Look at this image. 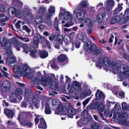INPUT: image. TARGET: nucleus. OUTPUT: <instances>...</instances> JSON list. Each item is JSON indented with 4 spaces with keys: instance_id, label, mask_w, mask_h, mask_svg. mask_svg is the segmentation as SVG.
<instances>
[{
    "instance_id": "obj_1",
    "label": "nucleus",
    "mask_w": 129,
    "mask_h": 129,
    "mask_svg": "<svg viewBox=\"0 0 129 129\" xmlns=\"http://www.w3.org/2000/svg\"><path fill=\"white\" fill-rule=\"evenodd\" d=\"M12 2L13 4H15L13 7H10L8 9L7 5H3L0 6V11L3 12L8 11L9 13H11L12 15H19L23 3L19 0H12Z\"/></svg>"
},
{
    "instance_id": "obj_2",
    "label": "nucleus",
    "mask_w": 129,
    "mask_h": 129,
    "mask_svg": "<svg viewBox=\"0 0 129 129\" xmlns=\"http://www.w3.org/2000/svg\"><path fill=\"white\" fill-rule=\"evenodd\" d=\"M13 67L14 72V75L13 76L15 78H18L19 77L22 76L23 73L28 74L30 72V68L25 63L22 67L19 65L14 64L13 65Z\"/></svg>"
},
{
    "instance_id": "obj_3",
    "label": "nucleus",
    "mask_w": 129,
    "mask_h": 129,
    "mask_svg": "<svg viewBox=\"0 0 129 129\" xmlns=\"http://www.w3.org/2000/svg\"><path fill=\"white\" fill-rule=\"evenodd\" d=\"M55 12V8L53 6H51L48 10L47 13L46 14L44 17L45 21L49 25L51 24V22L50 21L51 16Z\"/></svg>"
},
{
    "instance_id": "obj_4",
    "label": "nucleus",
    "mask_w": 129,
    "mask_h": 129,
    "mask_svg": "<svg viewBox=\"0 0 129 129\" xmlns=\"http://www.w3.org/2000/svg\"><path fill=\"white\" fill-rule=\"evenodd\" d=\"M2 42L3 43L1 45V47H3L9 54H11L12 52L11 48L12 44L10 41L4 38Z\"/></svg>"
},
{
    "instance_id": "obj_5",
    "label": "nucleus",
    "mask_w": 129,
    "mask_h": 129,
    "mask_svg": "<svg viewBox=\"0 0 129 129\" xmlns=\"http://www.w3.org/2000/svg\"><path fill=\"white\" fill-rule=\"evenodd\" d=\"M25 97L27 99L32 98L33 104H38L39 103L38 100L36 99V96L34 95V94L33 91L29 89L27 91V90L25 92Z\"/></svg>"
},
{
    "instance_id": "obj_6",
    "label": "nucleus",
    "mask_w": 129,
    "mask_h": 129,
    "mask_svg": "<svg viewBox=\"0 0 129 129\" xmlns=\"http://www.w3.org/2000/svg\"><path fill=\"white\" fill-rule=\"evenodd\" d=\"M87 51L88 53H91L92 52L94 55L97 56L100 53V51L98 49V47L94 44L90 46L89 48L87 49Z\"/></svg>"
},
{
    "instance_id": "obj_7",
    "label": "nucleus",
    "mask_w": 129,
    "mask_h": 129,
    "mask_svg": "<svg viewBox=\"0 0 129 129\" xmlns=\"http://www.w3.org/2000/svg\"><path fill=\"white\" fill-rule=\"evenodd\" d=\"M81 11L76 12V17L78 21L82 23L85 18L86 12L85 10Z\"/></svg>"
},
{
    "instance_id": "obj_8",
    "label": "nucleus",
    "mask_w": 129,
    "mask_h": 129,
    "mask_svg": "<svg viewBox=\"0 0 129 129\" xmlns=\"http://www.w3.org/2000/svg\"><path fill=\"white\" fill-rule=\"evenodd\" d=\"M67 111L69 113L68 115V117L72 118L73 116L76 114V111L75 109L72 106L70 103L67 105Z\"/></svg>"
},
{
    "instance_id": "obj_9",
    "label": "nucleus",
    "mask_w": 129,
    "mask_h": 129,
    "mask_svg": "<svg viewBox=\"0 0 129 129\" xmlns=\"http://www.w3.org/2000/svg\"><path fill=\"white\" fill-rule=\"evenodd\" d=\"M123 66L121 65V70L122 71L121 74H123L125 77L128 78L129 77V65L128 64H123Z\"/></svg>"
},
{
    "instance_id": "obj_10",
    "label": "nucleus",
    "mask_w": 129,
    "mask_h": 129,
    "mask_svg": "<svg viewBox=\"0 0 129 129\" xmlns=\"http://www.w3.org/2000/svg\"><path fill=\"white\" fill-rule=\"evenodd\" d=\"M11 85L10 81L6 80L4 82L2 85V89L3 91L4 92H6L9 90Z\"/></svg>"
},
{
    "instance_id": "obj_11",
    "label": "nucleus",
    "mask_w": 129,
    "mask_h": 129,
    "mask_svg": "<svg viewBox=\"0 0 129 129\" xmlns=\"http://www.w3.org/2000/svg\"><path fill=\"white\" fill-rule=\"evenodd\" d=\"M107 59L108 57H105L104 58H100L97 61V63L95 64L96 67L101 69L102 67L104 65L106 62V60Z\"/></svg>"
},
{
    "instance_id": "obj_12",
    "label": "nucleus",
    "mask_w": 129,
    "mask_h": 129,
    "mask_svg": "<svg viewBox=\"0 0 129 129\" xmlns=\"http://www.w3.org/2000/svg\"><path fill=\"white\" fill-rule=\"evenodd\" d=\"M122 64H120L118 65L117 63H116L115 62H113L112 63V68L114 70H117L118 73L119 74H121L122 72L121 70V65H122Z\"/></svg>"
},
{
    "instance_id": "obj_13",
    "label": "nucleus",
    "mask_w": 129,
    "mask_h": 129,
    "mask_svg": "<svg viewBox=\"0 0 129 129\" xmlns=\"http://www.w3.org/2000/svg\"><path fill=\"white\" fill-rule=\"evenodd\" d=\"M11 42L13 45L14 46L17 50H20V48L21 47V43L17 41L16 39L13 38L11 40Z\"/></svg>"
},
{
    "instance_id": "obj_14",
    "label": "nucleus",
    "mask_w": 129,
    "mask_h": 129,
    "mask_svg": "<svg viewBox=\"0 0 129 129\" xmlns=\"http://www.w3.org/2000/svg\"><path fill=\"white\" fill-rule=\"evenodd\" d=\"M87 2L82 0L80 3L78 7L76 8V10L82 11L84 10L83 9V8H85L87 7Z\"/></svg>"
},
{
    "instance_id": "obj_15",
    "label": "nucleus",
    "mask_w": 129,
    "mask_h": 129,
    "mask_svg": "<svg viewBox=\"0 0 129 129\" xmlns=\"http://www.w3.org/2000/svg\"><path fill=\"white\" fill-rule=\"evenodd\" d=\"M114 2L113 0H108L106 3V9L107 11H111L114 5Z\"/></svg>"
},
{
    "instance_id": "obj_16",
    "label": "nucleus",
    "mask_w": 129,
    "mask_h": 129,
    "mask_svg": "<svg viewBox=\"0 0 129 129\" xmlns=\"http://www.w3.org/2000/svg\"><path fill=\"white\" fill-rule=\"evenodd\" d=\"M123 19L124 21L123 22H122V23L123 24L126 23L129 20V9H127L125 11L123 18L121 19L122 21H123Z\"/></svg>"
},
{
    "instance_id": "obj_17",
    "label": "nucleus",
    "mask_w": 129,
    "mask_h": 129,
    "mask_svg": "<svg viewBox=\"0 0 129 129\" xmlns=\"http://www.w3.org/2000/svg\"><path fill=\"white\" fill-rule=\"evenodd\" d=\"M4 112L5 114L6 115L8 118H12L14 115V113L12 110L8 109H5L4 110Z\"/></svg>"
},
{
    "instance_id": "obj_18",
    "label": "nucleus",
    "mask_w": 129,
    "mask_h": 129,
    "mask_svg": "<svg viewBox=\"0 0 129 129\" xmlns=\"http://www.w3.org/2000/svg\"><path fill=\"white\" fill-rule=\"evenodd\" d=\"M38 54L39 56L42 59L45 58L48 56V52L46 50H39Z\"/></svg>"
},
{
    "instance_id": "obj_19",
    "label": "nucleus",
    "mask_w": 129,
    "mask_h": 129,
    "mask_svg": "<svg viewBox=\"0 0 129 129\" xmlns=\"http://www.w3.org/2000/svg\"><path fill=\"white\" fill-rule=\"evenodd\" d=\"M63 15L64 20L68 22L71 21L72 20V16L70 12L66 11Z\"/></svg>"
},
{
    "instance_id": "obj_20",
    "label": "nucleus",
    "mask_w": 129,
    "mask_h": 129,
    "mask_svg": "<svg viewBox=\"0 0 129 129\" xmlns=\"http://www.w3.org/2000/svg\"><path fill=\"white\" fill-rule=\"evenodd\" d=\"M95 95L96 98L98 99H102L103 100L104 99L105 97V95L103 92L99 89L97 90Z\"/></svg>"
},
{
    "instance_id": "obj_21",
    "label": "nucleus",
    "mask_w": 129,
    "mask_h": 129,
    "mask_svg": "<svg viewBox=\"0 0 129 129\" xmlns=\"http://www.w3.org/2000/svg\"><path fill=\"white\" fill-rule=\"evenodd\" d=\"M32 48H30V55L34 58L37 57L36 54L37 53V50L34 47H32Z\"/></svg>"
},
{
    "instance_id": "obj_22",
    "label": "nucleus",
    "mask_w": 129,
    "mask_h": 129,
    "mask_svg": "<svg viewBox=\"0 0 129 129\" xmlns=\"http://www.w3.org/2000/svg\"><path fill=\"white\" fill-rule=\"evenodd\" d=\"M120 17L118 15H116L113 17L110 21V23L112 24H114L118 22L121 21Z\"/></svg>"
},
{
    "instance_id": "obj_23",
    "label": "nucleus",
    "mask_w": 129,
    "mask_h": 129,
    "mask_svg": "<svg viewBox=\"0 0 129 129\" xmlns=\"http://www.w3.org/2000/svg\"><path fill=\"white\" fill-rule=\"evenodd\" d=\"M44 77H42V76L39 75L35 79V82L39 84L42 82H44Z\"/></svg>"
},
{
    "instance_id": "obj_24",
    "label": "nucleus",
    "mask_w": 129,
    "mask_h": 129,
    "mask_svg": "<svg viewBox=\"0 0 129 129\" xmlns=\"http://www.w3.org/2000/svg\"><path fill=\"white\" fill-rule=\"evenodd\" d=\"M73 86L76 90L79 91L81 90V85L78 82L76 81H74L73 83Z\"/></svg>"
},
{
    "instance_id": "obj_25",
    "label": "nucleus",
    "mask_w": 129,
    "mask_h": 129,
    "mask_svg": "<svg viewBox=\"0 0 129 129\" xmlns=\"http://www.w3.org/2000/svg\"><path fill=\"white\" fill-rule=\"evenodd\" d=\"M92 117H84L80 119L81 123L83 124L87 123L89 121L91 120Z\"/></svg>"
},
{
    "instance_id": "obj_26",
    "label": "nucleus",
    "mask_w": 129,
    "mask_h": 129,
    "mask_svg": "<svg viewBox=\"0 0 129 129\" xmlns=\"http://www.w3.org/2000/svg\"><path fill=\"white\" fill-rule=\"evenodd\" d=\"M66 56L64 54H61L59 55L57 57L58 61L61 63L64 62L66 60Z\"/></svg>"
},
{
    "instance_id": "obj_27",
    "label": "nucleus",
    "mask_w": 129,
    "mask_h": 129,
    "mask_svg": "<svg viewBox=\"0 0 129 129\" xmlns=\"http://www.w3.org/2000/svg\"><path fill=\"white\" fill-rule=\"evenodd\" d=\"M46 11V9L44 7H40L38 11V14L41 16L43 17Z\"/></svg>"
},
{
    "instance_id": "obj_28",
    "label": "nucleus",
    "mask_w": 129,
    "mask_h": 129,
    "mask_svg": "<svg viewBox=\"0 0 129 129\" xmlns=\"http://www.w3.org/2000/svg\"><path fill=\"white\" fill-rule=\"evenodd\" d=\"M45 112L46 114H50L51 113V111L50 108L49 107V105L47 103H46L45 106Z\"/></svg>"
},
{
    "instance_id": "obj_29",
    "label": "nucleus",
    "mask_w": 129,
    "mask_h": 129,
    "mask_svg": "<svg viewBox=\"0 0 129 129\" xmlns=\"http://www.w3.org/2000/svg\"><path fill=\"white\" fill-rule=\"evenodd\" d=\"M103 14H99L97 15V19L99 22L101 23L102 22L103 20L104 19V17L105 16V15H104Z\"/></svg>"
},
{
    "instance_id": "obj_30",
    "label": "nucleus",
    "mask_w": 129,
    "mask_h": 129,
    "mask_svg": "<svg viewBox=\"0 0 129 129\" xmlns=\"http://www.w3.org/2000/svg\"><path fill=\"white\" fill-rule=\"evenodd\" d=\"M84 23L88 27H90L92 26V21L90 19L88 18H86L85 19Z\"/></svg>"
},
{
    "instance_id": "obj_31",
    "label": "nucleus",
    "mask_w": 129,
    "mask_h": 129,
    "mask_svg": "<svg viewBox=\"0 0 129 129\" xmlns=\"http://www.w3.org/2000/svg\"><path fill=\"white\" fill-rule=\"evenodd\" d=\"M56 36L57 41L59 44H60V45H62L63 40V36L61 35L58 34Z\"/></svg>"
},
{
    "instance_id": "obj_32",
    "label": "nucleus",
    "mask_w": 129,
    "mask_h": 129,
    "mask_svg": "<svg viewBox=\"0 0 129 129\" xmlns=\"http://www.w3.org/2000/svg\"><path fill=\"white\" fill-rule=\"evenodd\" d=\"M51 67L53 69H55L57 70L59 69V67L58 66L56 65L55 61L54 60H52L50 62Z\"/></svg>"
},
{
    "instance_id": "obj_33",
    "label": "nucleus",
    "mask_w": 129,
    "mask_h": 129,
    "mask_svg": "<svg viewBox=\"0 0 129 129\" xmlns=\"http://www.w3.org/2000/svg\"><path fill=\"white\" fill-rule=\"evenodd\" d=\"M43 17L41 16H38L36 17L35 21L37 24H40L42 22V18Z\"/></svg>"
},
{
    "instance_id": "obj_34",
    "label": "nucleus",
    "mask_w": 129,
    "mask_h": 129,
    "mask_svg": "<svg viewBox=\"0 0 129 129\" xmlns=\"http://www.w3.org/2000/svg\"><path fill=\"white\" fill-rule=\"evenodd\" d=\"M80 42L77 40H76L74 42H72L73 47L74 48V47L75 46L77 48L80 47Z\"/></svg>"
},
{
    "instance_id": "obj_35",
    "label": "nucleus",
    "mask_w": 129,
    "mask_h": 129,
    "mask_svg": "<svg viewBox=\"0 0 129 129\" xmlns=\"http://www.w3.org/2000/svg\"><path fill=\"white\" fill-rule=\"evenodd\" d=\"M90 127L92 129H98L99 125L96 122H93L91 123Z\"/></svg>"
},
{
    "instance_id": "obj_36",
    "label": "nucleus",
    "mask_w": 129,
    "mask_h": 129,
    "mask_svg": "<svg viewBox=\"0 0 129 129\" xmlns=\"http://www.w3.org/2000/svg\"><path fill=\"white\" fill-rule=\"evenodd\" d=\"M98 103L96 102L94 103L89 106V109H98Z\"/></svg>"
},
{
    "instance_id": "obj_37",
    "label": "nucleus",
    "mask_w": 129,
    "mask_h": 129,
    "mask_svg": "<svg viewBox=\"0 0 129 129\" xmlns=\"http://www.w3.org/2000/svg\"><path fill=\"white\" fill-rule=\"evenodd\" d=\"M81 115L84 117H90L89 115L88 110L87 109H84L81 113Z\"/></svg>"
},
{
    "instance_id": "obj_38",
    "label": "nucleus",
    "mask_w": 129,
    "mask_h": 129,
    "mask_svg": "<svg viewBox=\"0 0 129 129\" xmlns=\"http://www.w3.org/2000/svg\"><path fill=\"white\" fill-rule=\"evenodd\" d=\"M53 80L51 77H48L47 78L46 77H44V82L45 83V85H46V83H50Z\"/></svg>"
},
{
    "instance_id": "obj_39",
    "label": "nucleus",
    "mask_w": 129,
    "mask_h": 129,
    "mask_svg": "<svg viewBox=\"0 0 129 129\" xmlns=\"http://www.w3.org/2000/svg\"><path fill=\"white\" fill-rule=\"evenodd\" d=\"M122 109L124 111H127L128 110V107L126 104L125 102H123L121 104Z\"/></svg>"
},
{
    "instance_id": "obj_40",
    "label": "nucleus",
    "mask_w": 129,
    "mask_h": 129,
    "mask_svg": "<svg viewBox=\"0 0 129 129\" xmlns=\"http://www.w3.org/2000/svg\"><path fill=\"white\" fill-rule=\"evenodd\" d=\"M91 42L89 41L87 42L84 44V48L85 49H87L89 48L90 47V45H92Z\"/></svg>"
},
{
    "instance_id": "obj_41",
    "label": "nucleus",
    "mask_w": 129,
    "mask_h": 129,
    "mask_svg": "<svg viewBox=\"0 0 129 129\" xmlns=\"http://www.w3.org/2000/svg\"><path fill=\"white\" fill-rule=\"evenodd\" d=\"M23 124L25 126H27L29 127H32L33 126L32 123L30 121H25L23 122Z\"/></svg>"
},
{
    "instance_id": "obj_42",
    "label": "nucleus",
    "mask_w": 129,
    "mask_h": 129,
    "mask_svg": "<svg viewBox=\"0 0 129 129\" xmlns=\"http://www.w3.org/2000/svg\"><path fill=\"white\" fill-rule=\"evenodd\" d=\"M22 89L20 88H17L15 90V94L17 95H20L22 94Z\"/></svg>"
},
{
    "instance_id": "obj_43",
    "label": "nucleus",
    "mask_w": 129,
    "mask_h": 129,
    "mask_svg": "<svg viewBox=\"0 0 129 129\" xmlns=\"http://www.w3.org/2000/svg\"><path fill=\"white\" fill-rule=\"evenodd\" d=\"M34 38L33 39V42L35 47L37 48H38L39 46V41L37 39Z\"/></svg>"
},
{
    "instance_id": "obj_44",
    "label": "nucleus",
    "mask_w": 129,
    "mask_h": 129,
    "mask_svg": "<svg viewBox=\"0 0 129 129\" xmlns=\"http://www.w3.org/2000/svg\"><path fill=\"white\" fill-rule=\"evenodd\" d=\"M104 108V105L103 104L101 103L98 105V109L99 111L102 112L103 111Z\"/></svg>"
},
{
    "instance_id": "obj_45",
    "label": "nucleus",
    "mask_w": 129,
    "mask_h": 129,
    "mask_svg": "<svg viewBox=\"0 0 129 129\" xmlns=\"http://www.w3.org/2000/svg\"><path fill=\"white\" fill-rule=\"evenodd\" d=\"M22 28L23 30H25L28 33H30L31 31V29L29 28L27 25L23 26Z\"/></svg>"
},
{
    "instance_id": "obj_46",
    "label": "nucleus",
    "mask_w": 129,
    "mask_h": 129,
    "mask_svg": "<svg viewBox=\"0 0 129 129\" xmlns=\"http://www.w3.org/2000/svg\"><path fill=\"white\" fill-rule=\"evenodd\" d=\"M35 38L39 40H42L43 39V37L39 33H37L34 37Z\"/></svg>"
},
{
    "instance_id": "obj_47",
    "label": "nucleus",
    "mask_w": 129,
    "mask_h": 129,
    "mask_svg": "<svg viewBox=\"0 0 129 129\" xmlns=\"http://www.w3.org/2000/svg\"><path fill=\"white\" fill-rule=\"evenodd\" d=\"M57 110L59 112H61L63 111V107L62 105H58L57 107Z\"/></svg>"
},
{
    "instance_id": "obj_48",
    "label": "nucleus",
    "mask_w": 129,
    "mask_h": 129,
    "mask_svg": "<svg viewBox=\"0 0 129 129\" xmlns=\"http://www.w3.org/2000/svg\"><path fill=\"white\" fill-rule=\"evenodd\" d=\"M56 35L55 33H53L51 34L50 36L49 37V39L52 41L56 39Z\"/></svg>"
},
{
    "instance_id": "obj_49",
    "label": "nucleus",
    "mask_w": 129,
    "mask_h": 129,
    "mask_svg": "<svg viewBox=\"0 0 129 129\" xmlns=\"http://www.w3.org/2000/svg\"><path fill=\"white\" fill-rule=\"evenodd\" d=\"M38 127L39 128L45 129L47 128V125L46 122L41 124L40 126L38 125Z\"/></svg>"
},
{
    "instance_id": "obj_50",
    "label": "nucleus",
    "mask_w": 129,
    "mask_h": 129,
    "mask_svg": "<svg viewBox=\"0 0 129 129\" xmlns=\"http://www.w3.org/2000/svg\"><path fill=\"white\" fill-rule=\"evenodd\" d=\"M21 21L20 20H18L17 22L15 24V26L18 29H20L21 27V25L20 24V23Z\"/></svg>"
},
{
    "instance_id": "obj_51",
    "label": "nucleus",
    "mask_w": 129,
    "mask_h": 129,
    "mask_svg": "<svg viewBox=\"0 0 129 129\" xmlns=\"http://www.w3.org/2000/svg\"><path fill=\"white\" fill-rule=\"evenodd\" d=\"M58 104L57 100L55 99H53L52 100V106L53 107L56 106Z\"/></svg>"
},
{
    "instance_id": "obj_52",
    "label": "nucleus",
    "mask_w": 129,
    "mask_h": 129,
    "mask_svg": "<svg viewBox=\"0 0 129 129\" xmlns=\"http://www.w3.org/2000/svg\"><path fill=\"white\" fill-rule=\"evenodd\" d=\"M122 56L123 58L125 60H128V58L129 57L127 53H126L125 52H123L122 53Z\"/></svg>"
},
{
    "instance_id": "obj_53",
    "label": "nucleus",
    "mask_w": 129,
    "mask_h": 129,
    "mask_svg": "<svg viewBox=\"0 0 129 129\" xmlns=\"http://www.w3.org/2000/svg\"><path fill=\"white\" fill-rule=\"evenodd\" d=\"M51 86L55 90H58V85L57 83L54 84V85H52Z\"/></svg>"
},
{
    "instance_id": "obj_54",
    "label": "nucleus",
    "mask_w": 129,
    "mask_h": 129,
    "mask_svg": "<svg viewBox=\"0 0 129 129\" xmlns=\"http://www.w3.org/2000/svg\"><path fill=\"white\" fill-rule=\"evenodd\" d=\"M46 26L44 24H41L38 26V28L40 30H42L44 29L45 28Z\"/></svg>"
},
{
    "instance_id": "obj_55",
    "label": "nucleus",
    "mask_w": 129,
    "mask_h": 129,
    "mask_svg": "<svg viewBox=\"0 0 129 129\" xmlns=\"http://www.w3.org/2000/svg\"><path fill=\"white\" fill-rule=\"evenodd\" d=\"M60 8H61V9L60 10V13L59 14V17H60V16H63V14H64V12H66L65 9H62L61 7H60Z\"/></svg>"
},
{
    "instance_id": "obj_56",
    "label": "nucleus",
    "mask_w": 129,
    "mask_h": 129,
    "mask_svg": "<svg viewBox=\"0 0 129 129\" xmlns=\"http://www.w3.org/2000/svg\"><path fill=\"white\" fill-rule=\"evenodd\" d=\"M120 115L121 114L120 113L118 112H115L114 113L113 117L115 118H118L120 117Z\"/></svg>"
},
{
    "instance_id": "obj_57",
    "label": "nucleus",
    "mask_w": 129,
    "mask_h": 129,
    "mask_svg": "<svg viewBox=\"0 0 129 129\" xmlns=\"http://www.w3.org/2000/svg\"><path fill=\"white\" fill-rule=\"evenodd\" d=\"M82 40L81 41L83 42H86L87 40V37L86 35H84Z\"/></svg>"
},
{
    "instance_id": "obj_58",
    "label": "nucleus",
    "mask_w": 129,
    "mask_h": 129,
    "mask_svg": "<svg viewBox=\"0 0 129 129\" xmlns=\"http://www.w3.org/2000/svg\"><path fill=\"white\" fill-rule=\"evenodd\" d=\"M120 11L119 8H116L114 10L113 14L115 15H116L119 13Z\"/></svg>"
},
{
    "instance_id": "obj_59",
    "label": "nucleus",
    "mask_w": 129,
    "mask_h": 129,
    "mask_svg": "<svg viewBox=\"0 0 129 129\" xmlns=\"http://www.w3.org/2000/svg\"><path fill=\"white\" fill-rule=\"evenodd\" d=\"M89 100L90 99H89V98H87L83 102L82 104L84 106H85L89 102Z\"/></svg>"
},
{
    "instance_id": "obj_60",
    "label": "nucleus",
    "mask_w": 129,
    "mask_h": 129,
    "mask_svg": "<svg viewBox=\"0 0 129 129\" xmlns=\"http://www.w3.org/2000/svg\"><path fill=\"white\" fill-rule=\"evenodd\" d=\"M5 18H3L1 19V22H4L7 21L8 20V18L7 16L5 17Z\"/></svg>"
},
{
    "instance_id": "obj_61",
    "label": "nucleus",
    "mask_w": 129,
    "mask_h": 129,
    "mask_svg": "<svg viewBox=\"0 0 129 129\" xmlns=\"http://www.w3.org/2000/svg\"><path fill=\"white\" fill-rule=\"evenodd\" d=\"M74 23L72 22H70L68 23H66L64 25V27H69L70 26H71Z\"/></svg>"
},
{
    "instance_id": "obj_62",
    "label": "nucleus",
    "mask_w": 129,
    "mask_h": 129,
    "mask_svg": "<svg viewBox=\"0 0 129 129\" xmlns=\"http://www.w3.org/2000/svg\"><path fill=\"white\" fill-rule=\"evenodd\" d=\"M86 31L87 34L89 35L93 31L92 28H90L87 29Z\"/></svg>"
},
{
    "instance_id": "obj_63",
    "label": "nucleus",
    "mask_w": 129,
    "mask_h": 129,
    "mask_svg": "<svg viewBox=\"0 0 129 129\" xmlns=\"http://www.w3.org/2000/svg\"><path fill=\"white\" fill-rule=\"evenodd\" d=\"M40 122L39 124V126H40L41 124L44 123L45 122H46L45 119L43 118H40Z\"/></svg>"
},
{
    "instance_id": "obj_64",
    "label": "nucleus",
    "mask_w": 129,
    "mask_h": 129,
    "mask_svg": "<svg viewBox=\"0 0 129 129\" xmlns=\"http://www.w3.org/2000/svg\"><path fill=\"white\" fill-rule=\"evenodd\" d=\"M2 72L5 77H8V74L6 72L2 70Z\"/></svg>"
}]
</instances>
